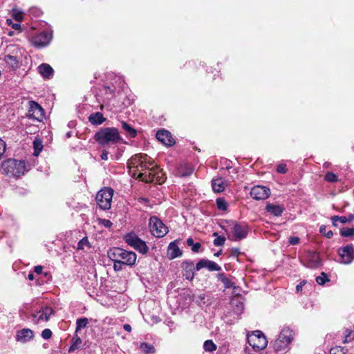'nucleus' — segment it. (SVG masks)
Instances as JSON below:
<instances>
[{"instance_id": "19", "label": "nucleus", "mask_w": 354, "mask_h": 354, "mask_svg": "<svg viewBox=\"0 0 354 354\" xmlns=\"http://www.w3.org/2000/svg\"><path fill=\"white\" fill-rule=\"evenodd\" d=\"M39 73L45 79H49L53 76L54 71L53 68L48 64H41L38 67Z\"/></svg>"}, {"instance_id": "50", "label": "nucleus", "mask_w": 354, "mask_h": 354, "mask_svg": "<svg viewBox=\"0 0 354 354\" xmlns=\"http://www.w3.org/2000/svg\"><path fill=\"white\" fill-rule=\"evenodd\" d=\"M104 91H105V94L113 95L115 93V89L109 86H105Z\"/></svg>"}, {"instance_id": "7", "label": "nucleus", "mask_w": 354, "mask_h": 354, "mask_svg": "<svg viewBox=\"0 0 354 354\" xmlns=\"http://www.w3.org/2000/svg\"><path fill=\"white\" fill-rule=\"evenodd\" d=\"M248 343L257 350H262L266 347L268 341L263 333L259 330L253 332L248 337Z\"/></svg>"}, {"instance_id": "33", "label": "nucleus", "mask_w": 354, "mask_h": 354, "mask_svg": "<svg viewBox=\"0 0 354 354\" xmlns=\"http://www.w3.org/2000/svg\"><path fill=\"white\" fill-rule=\"evenodd\" d=\"M216 345L212 340H206L203 344V348L207 352H212L216 350Z\"/></svg>"}, {"instance_id": "61", "label": "nucleus", "mask_w": 354, "mask_h": 354, "mask_svg": "<svg viewBox=\"0 0 354 354\" xmlns=\"http://www.w3.org/2000/svg\"><path fill=\"white\" fill-rule=\"evenodd\" d=\"M112 319L110 318V317H106L104 319V323H108V324H110V322H111Z\"/></svg>"}, {"instance_id": "35", "label": "nucleus", "mask_w": 354, "mask_h": 354, "mask_svg": "<svg viewBox=\"0 0 354 354\" xmlns=\"http://www.w3.org/2000/svg\"><path fill=\"white\" fill-rule=\"evenodd\" d=\"M340 234L344 237H350L354 235V228L343 227L340 230Z\"/></svg>"}, {"instance_id": "41", "label": "nucleus", "mask_w": 354, "mask_h": 354, "mask_svg": "<svg viewBox=\"0 0 354 354\" xmlns=\"http://www.w3.org/2000/svg\"><path fill=\"white\" fill-rule=\"evenodd\" d=\"M213 236H217L216 239L214 240V244L216 246H220L224 245L225 238L224 236H218V234L214 232Z\"/></svg>"}, {"instance_id": "30", "label": "nucleus", "mask_w": 354, "mask_h": 354, "mask_svg": "<svg viewBox=\"0 0 354 354\" xmlns=\"http://www.w3.org/2000/svg\"><path fill=\"white\" fill-rule=\"evenodd\" d=\"M140 349L145 354H153L155 353V348L149 344L141 343L140 346Z\"/></svg>"}, {"instance_id": "48", "label": "nucleus", "mask_w": 354, "mask_h": 354, "mask_svg": "<svg viewBox=\"0 0 354 354\" xmlns=\"http://www.w3.org/2000/svg\"><path fill=\"white\" fill-rule=\"evenodd\" d=\"M277 172L280 174H286L287 171L286 169V165L285 164H280L277 167Z\"/></svg>"}, {"instance_id": "14", "label": "nucleus", "mask_w": 354, "mask_h": 354, "mask_svg": "<svg viewBox=\"0 0 354 354\" xmlns=\"http://www.w3.org/2000/svg\"><path fill=\"white\" fill-rule=\"evenodd\" d=\"M53 313L54 311L50 307L43 306L39 310L32 315V321L35 324H38L39 322H47Z\"/></svg>"}, {"instance_id": "58", "label": "nucleus", "mask_w": 354, "mask_h": 354, "mask_svg": "<svg viewBox=\"0 0 354 354\" xmlns=\"http://www.w3.org/2000/svg\"><path fill=\"white\" fill-rule=\"evenodd\" d=\"M333 232L331 230H329L327 232H326L324 236H326L328 239H330L333 236Z\"/></svg>"}, {"instance_id": "43", "label": "nucleus", "mask_w": 354, "mask_h": 354, "mask_svg": "<svg viewBox=\"0 0 354 354\" xmlns=\"http://www.w3.org/2000/svg\"><path fill=\"white\" fill-rule=\"evenodd\" d=\"M330 354H346V351L343 347L335 346L330 348Z\"/></svg>"}, {"instance_id": "52", "label": "nucleus", "mask_w": 354, "mask_h": 354, "mask_svg": "<svg viewBox=\"0 0 354 354\" xmlns=\"http://www.w3.org/2000/svg\"><path fill=\"white\" fill-rule=\"evenodd\" d=\"M201 246V245L200 243H194V245H192V250L194 252H198Z\"/></svg>"}, {"instance_id": "20", "label": "nucleus", "mask_w": 354, "mask_h": 354, "mask_svg": "<svg viewBox=\"0 0 354 354\" xmlns=\"http://www.w3.org/2000/svg\"><path fill=\"white\" fill-rule=\"evenodd\" d=\"M167 255L171 259H174L182 255L181 251L180 250L178 246L175 243V242H171L169 243L167 249Z\"/></svg>"}, {"instance_id": "28", "label": "nucleus", "mask_w": 354, "mask_h": 354, "mask_svg": "<svg viewBox=\"0 0 354 354\" xmlns=\"http://www.w3.org/2000/svg\"><path fill=\"white\" fill-rule=\"evenodd\" d=\"M308 266L311 268H315L319 265V257L315 252H309L308 254Z\"/></svg>"}, {"instance_id": "39", "label": "nucleus", "mask_w": 354, "mask_h": 354, "mask_svg": "<svg viewBox=\"0 0 354 354\" xmlns=\"http://www.w3.org/2000/svg\"><path fill=\"white\" fill-rule=\"evenodd\" d=\"M218 277H219L220 280L225 285V288H229L232 286V284H233L232 282L227 277H226L223 274H220L218 275Z\"/></svg>"}, {"instance_id": "11", "label": "nucleus", "mask_w": 354, "mask_h": 354, "mask_svg": "<svg viewBox=\"0 0 354 354\" xmlns=\"http://www.w3.org/2000/svg\"><path fill=\"white\" fill-rule=\"evenodd\" d=\"M231 232L233 237L228 235V238L233 241H238L245 239L248 234V227L244 223H234L231 226Z\"/></svg>"}, {"instance_id": "31", "label": "nucleus", "mask_w": 354, "mask_h": 354, "mask_svg": "<svg viewBox=\"0 0 354 354\" xmlns=\"http://www.w3.org/2000/svg\"><path fill=\"white\" fill-rule=\"evenodd\" d=\"M11 15L15 21L20 22L24 19V12L18 8H12Z\"/></svg>"}, {"instance_id": "53", "label": "nucleus", "mask_w": 354, "mask_h": 354, "mask_svg": "<svg viewBox=\"0 0 354 354\" xmlns=\"http://www.w3.org/2000/svg\"><path fill=\"white\" fill-rule=\"evenodd\" d=\"M103 225L106 227H110L112 226L113 223L111 221L109 220H106V219H104L102 220V222Z\"/></svg>"}, {"instance_id": "37", "label": "nucleus", "mask_w": 354, "mask_h": 354, "mask_svg": "<svg viewBox=\"0 0 354 354\" xmlns=\"http://www.w3.org/2000/svg\"><path fill=\"white\" fill-rule=\"evenodd\" d=\"M324 179L330 183H336L338 181V177L332 172H327L324 176Z\"/></svg>"}, {"instance_id": "60", "label": "nucleus", "mask_w": 354, "mask_h": 354, "mask_svg": "<svg viewBox=\"0 0 354 354\" xmlns=\"http://www.w3.org/2000/svg\"><path fill=\"white\" fill-rule=\"evenodd\" d=\"M187 243L189 246H192L194 245V240L192 238H189L187 240Z\"/></svg>"}, {"instance_id": "1", "label": "nucleus", "mask_w": 354, "mask_h": 354, "mask_svg": "<svg viewBox=\"0 0 354 354\" xmlns=\"http://www.w3.org/2000/svg\"><path fill=\"white\" fill-rule=\"evenodd\" d=\"M94 139L102 146L109 144H116L122 140L118 129L115 127L101 129L95 133Z\"/></svg>"}, {"instance_id": "13", "label": "nucleus", "mask_w": 354, "mask_h": 354, "mask_svg": "<svg viewBox=\"0 0 354 354\" xmlns=\"http://www.w3.org/2000/svg\"><path fill=\"white\" fill-rule=\"evenodd\" d=\"M338 253L341 257V262L342 263L349 264L354 259V249L352 244L339 248Z\"/></svg>"}, {"instance_id": "64", "label": "nucleus", "mask_w": 354, "mask_h": 354, "mask_svg": "<svg viewBox=\"0 0 354 354\" xmlns=\"http://www.w3.org/2000/svg\"><path fill=\"white\" fill-rule=\"evenodd\" d=\"M239 306H240L239 307H240L241 310H242L243 308V304L241 302H239Z\"/></svg>"}, {"instance_id": "29", "label": "nucleus", "mask_w": 354, "mask_h": 354, "mask_svg": "<svg viewBox=\"0 0 354 354\" xmlns=\"http://www.w3.org/2000/svg\"><path fill=\"white\" fill-rule=\"evenodd\" d=\"M82 344V339L77 335H74L71 339V346L68 348V353H72L80 348Z\"/></svg>"}, {"instance_id": "22", "label": "nucleus", "mask_w": 354, "mask_h": 354, "mask_svg": "<svg viewBox=\"0 0 354 354\" xmlns=\"http://www.w3.org/2000/svg\"><path fill=\"white\" fill-rule=\"evenodd\" d=\"M106 120V118L104 117L103 114L100 112H96L95 113H92L88 117V121L94 125H100L102 124Z\"/></svg>"}, {"instance_id": "44", "label": "nucleus", "mask_w": 354, "mask_h": 354, "mask_svg": "<svg viewBox=\"0 0 354 354\" xmlns=\"http://www.w3.org/2000/svg\"><path fill=\"white\" fill-rule=\"evenodd\" d=\"M113 261V269L115 271H120L123 269V266H125L124 263H122V262L119 261V260H112Z\"/></svg>"}, {"instance_id": "46", "label": "nucleus", "mask_w": 354, "mask_h": 354, "mask_svg": "<svg viewBox=\"0 0 354 354\" xmlns=\"http://www.w3.org/2000/svg\"><path fill=\"white\" fill-rule=\"evenodd\" d=\"M51 336H52V331L48 328L44 329L41 333V337L44 339H48L51 337Z\"/></svg>"}, {"instance_id": "59", "label": "nucleus", "mask_w": 354, "mask_h": 354, "mask_svg": "<svg viewBox=\"0 0 354 354\" xmlns=\"http://www.w3.org/2000/svg\"><path fill=\"white\" fill-rule=\"evenodd\" d=\"M346 217H347V222H348V223H351V222H352V221H353V219H354V214H353H353H350V215H348V216H346Z\"/></svg>"}, {"instance_id": "47", "label": "nucleus", "mask_w": 354, "mask_h": 354, "mask_svg": "<svg viewBox=\"0 0 354 354\" xmlns=\"http://www.w3.org/2000/svg\"><path fill=\"white\" fill-rule=\"evenodd\" d=\"M7 24L12 26V28L15 30H19V32H21V26L18 23L13 24L12 19H7Z\"/></svg>"}, {"instance_id": "34", "label": "nucleus", "mask_w": 354, "mask_h": 354, "mask_svg": "<svg viewBox=\"0 0 354 354\" xmlns=\"http://www.w3.org/2000/svg\"><path fill=\"white\" fill-rule=\"evenodd\" d=\"M193 301H195L198 305L202 306L206 304L205 295L199 294L193 295Z\"/></svg>"}, {"instance_id": "17", "label": "nucleus", "mask_w": 354, "mask_h": 354, "mask_svg": "<svg viewBox=\"0 0 354 354\" xmlns=\"http://www.w3.org/2000/svg\"><path fill=\"white\" fill-rule=\"evenodd\" d=\"M203 268H207L209 271H220L221 270V266L217 263L205 259L200 260L196 266V269L197 270H200Z\"/></svg>"}, {"instance_id": "16", "label": "nucleus", "mask_w": 354, "mask_h": 354, "mask_svg": "<svg viewBox=\"0 0 354 354\" xmlns=\"http://www.w3.org/2000/svg\"><path fill=\"white\" fill-rule=\"evenodd\" d=\"M183 276L186 279L192 281L194 277V263L192 261H185L181 263Z\"/></svg>"}, {"instance_id": "36", "label": "nucleus", "mask_w": 354, "mask_h": 354, "mask_svg": "<svg viewBox=\"0 0 354 354\" xmlns=\"http://www.w3.org/2000/svg\"><path fill=\"white\" fill-rule=\"evenodd\" d=\"M216 205L218 209L223 211L226 210L228 206L225 199L221 198L216 199Z\"/></svg>"}, {"instance_id": "63", "label": "nucleus", "mask_w": 354, "mask_h": 354, "mask_svg": "<svg viewBox=\"0 0 354 354\" xmlns=\"http://www.w3.org/2000/svg\"><path fill=\"white\" fill-rule=\"evenodd\" d=\"M221 250H220V251H218V252L215 253V254H214V256H216V257H218L219 255H221Z\"/></svg>"}, {"instance_id": "10", "label": "nucleus", "mask_w": 354, "mask_h": 354, "mask_svg": "<svg viewBox=\"0 0 354 354\" xmlns=\"http://www.w3.org/2000/svg\"><path fill=\"white\" fill-rule=\"evenodd\" d=\"M52 38L51 32L44 31L34 36L31 39V43L35 47L40 48L48 46Z\"/></svg>"}, {"instance_id": "9", "label": "nucleus", "mask_w": 354, "mask_h": 354, "mask_svg": "<svg viewBox=\"0 0 354 354\" xmlns=\"http://www.w3.org/2000/svg\"><path fill=\"white\" fill-rule=\"evenodd\" d=\"M45 116L44 110L42 106L34 100L28 102V109L26 117L35 120L37 121H41Z\"/></svg>"}, {"instance_id": "55", "label": "nucleus", "mask_w": 354, "mask_h": 354, "mask_svg": "<svg viewBox=\"0 0 354 354\" xmlns=\"http://www.w3.org/2000/svg\"><path fill=\"white\" fill-rule=\"evenodd\" d=\"M306 281H304H304H302L300 283V284L297 285V286H296V290H297V292L301 291V288H302V286H304V285L306 284Z\"/></svg>"}, {"instance_id": "26", "label": "nucleus", "mask_w": 354, "mask_h": 354, "mask_svg": "<svg viewBox=\"0 0 354 354\" xmlns=\"http://www.w3.org/2000/svg\"><path fill=\"white\" fill-rule=\"evenodd\" d=\"M32 147L34 150L32 155H39L42 151L44 145L42 140L39 136L35 138L32 142Z\"/></svg>"}, {"instance_id": "15", "label": "nucleus", "mask_w": 354, "mask_h": 354, "mask_svg": "<svg viewBox=\"0 0 354 354\" xmlns=\"http://www.w3.org/2000/svg\"><path fill=\"white\" fill-rule=\"evenodd\" d=\"M270 195V190L265 186L257 185L252 188L250 196L257 201L265 200Z\"/></svg>"}, {"instance_id": "56", "label": "nucleus", "mask_w": 354, "mask_h": 354, "mask_svg": "<svg viewBox=\"0 0 354 354\" xmlns=\"http://www.w3.org/2000/svg\"><path fill=\"white\" fill-rule=\"evenodd\" d=\"M319 232L322 234H324L325 235L326 232V227L324 225H321L320 227H319Z\"/></svg>"}, {"instance_id": "27", "label": "nucleus", "mask_w": 354, "mask_h": 354, "mask_svg": "<svg viewBox=\"0 0 354 354\" xmlns=\"http://www.w3.org/2000/svg\"><path fill=\"white\" fill-rule=\"evenodd\" d=\"M121 124L122 129L124 130L128 136H129L131 138L136 137L137 131L133 127H132L129 124L124 121H122L121 122Z\"/></svg>"}, {"instance_id": "45", "label": "nucleus", "mask_w": 354, "mask_h": 354, "mask_svg": "<svg viewBox=\"0 0 354 354\" xmlns=\"http://www.w3.org/2000/svg\"><path fill=\"white\" fill-rule=\"evenodd\" d=\"M326 280H328L327 277L324 272H322L321 276L316 277V281L319 285L324 284Z\"/></svg>"}, {"instance_id": "18", "label": "nucleus", "mask_w": 354, "mask_h": 354, "mask_svg": "<svg viewBox=\"0 0 354 354\" xmlns=\"http://www.w3.org/2000/svg\"><path fill=\"white\" fill-rule=\"evenodd\" d=\"M34 337L33 331L29 328H24L17 331L16 340L22 343H26Z\"/></svg>"}, {"instance_id": "38", "label": "nucleus", "mask_w": 354, "mask_h": 354, "mask_svg": "<svg viewBox=\"0 0 354 354\" xmlns=\"http://www.w3.org/2000/svg\"><path fill=\"white\" fill-rule=\"evenodd\" d=\"M85 247L90 248V244L88 241L87 237H84L82 239H81L78 244H77V249L78 250H84Z\"/></svg>"}, {"instance_id": "12", "label": "nucleus", "mask_w": 354, "mask_h": 354, "mask_svg": "<svg viewBox=\"0 0 354 354\" xmlns=\"http://www.w3.org/2000/svg\"><path fill=\"white\" fill-rule=\"evenodd\" d=\"M156 139L167 147H171L176 144V140L171 133L165 129H160L156 134Z\"/></svg>"}, {"instance_id": "62", "label": "nucleus", "mask_w": 354, "mask_h": 354, "mask_svg": "<svg viewBox=\"0 0 354 354\" xmlns=\"http://www.w3.org/2000/svg\"><path fill=\"white\" fill-rule=\"evenodd\" d=\"M28 278L30 280H33L34 279V274L32 273H29L28 275Z\"/></svg>"}, {"instance_id": "42", "label": "nucleus", "mask_w": 354, "mask_h": 354, "mask_svg": "<svg viewBox=\"0 0 354 354\" xmlns=\"http://www.w3.org/2000/svg\"><path fill=\"white\" fill-rule=\"evenodd\" d=\"M353 339H354V333H353V331H351L348 329H346V336H345V338H344V340L343 342L344 344H346V343L351 342Z\"/></svg>"}, {"instance_id": "6", "label": "nucleus", "mask_w": 354, "mask_h": 354, "mask_svg": "<svg viewBox=\"0 0 354 354\" xmlns=\"http://www.w3.org/2000/svg\"><path fill=\"white\" fill-rule=\"evenodd\" d=\"M149 229L151 234L156 237H163L167 232V226L156 216L149 219Z\"/></svg>"}, {"instance_id": "40", "label": "nucleus", "mask_w": 354, "mask_h": 354, "mask_svg": "<svg viewBox=\"0 0 354 354\" xmlns=\"http://www.w3.org/2000/svg\"><path fill=\"white\" fill-rule=\"evenodd\" d=\"M331 221L333 222V225L334 226H337L336 222L339 221L342 223H346L347 222V217L346 216H333L331 217Z\"/></svg>"}, {"instance_id": "2", "label": "nucleus", "mask_w": 354, "mask_h": 354, "mask_svg": "<svg viewBox=\"0 0 354 354\" xmlns=\"http://www.w3.org/2000/svg\"><path fill=\"white\" fill-rule=\"evenodd\" d=\"M111 260L118 259L125 266H133L135 265L137 255L135 252L125 250L121 248H113L107 252Z\"/></svg>"}, {"instance_id": "25", "label": "nucleus", "mask_w": 354, "mask_h": 354, "mask_svg": "<svg viewBox=\"0 0 354 354\" xmlns=\"http://www.w3.org/2000/svg\"><path fill=\"white\" fill-rule=\"evenodd\" d=\"M212 189L215 192H221L225 189V183L223 178H219L212 180Z\"/></svg>"}, {"instance_id": "49", "label": "nucleus", "mask_w": 354, "mask_h": 354, "mask_svg": "<svg viewBox=\"0 0 354 354\" xmlns=\"http://www.w3.org/2000/svg\"><path fill=\"white\" fill-rule=\"evenodd\" d=\"M6 142L0 138V155H3L6 151Z\"/></svg>"}, {"instance_id": "54", "label": "nucleus", "mask_w": 354, "mask_h": 354, "mask_svg": "<svg viewBox=\"0 0 354 354\" xmlns=\"http://www.w3.org/2000/svg\"><path fill=\"white\" fill-rule=\"evenodd\" d=\"M34 270L37 274H39L42 272L43 267L41 266H37L35 267Z\"/></svg>"}, {"instance_id": "51", "label": "nucleus", "mask_w": 354, "mask_h": 354, "mask_svg": "<svg viewBox=\"0 0 354 354\" xmlns=\"http://www.w3.org/2000/svg\"><path fill=\"white\" fill-rule=\"evenodd\" d=\"M289 243L291 245H297L299 243V238L297 236L290 237L289 239Z\"/></svg>"}, {"instance_id": "57", "label": "nucleus", "mask_w": 354, "mask_h": 354, "mask_svg": "<svg viewBox=\"0 0 354 354\" xmlns=\"http://www.w3.org/2000/svg\"><path fill=\"white\" fill-rule=\"evenodd\" d=\"M123 328H124L126 331H127V332H129V333H130V332L131 331V330H132L131 326L129 324H124V325L123 326Z\"/></svg>"}, {"instance_id": "8", "label": "nucleus", "mask_w": 354, "mask_h": 354, "mask_svg": "<svg viewBox=\"0 0 354 354\" xmlns=\"http://www.w3.org/2000/svg\"><path fill=\"white\" fill-rule=\"evenodd\" d=\"M124 239L128 245H131L140 253L146 254L149 250V248L147 247L146 243L141 240L135 234L130 233L127 234L124 237Z\"/></svg>"}, {"instance_id": "24", "label": "nucleus", "mask_w": 354, "mask_h": 354, "mask_svg": "<svg viewBox=\"0 0 354 354\" xmlns=\"http://www.w3.org/2000/svg\"><path fill=\"white\" fill-rule=\"evenodd\" d=\"M4 61L14 70L17 69L19 67V60L17 56L11 55L10 54L6 55L4 57Z\"/></svg>"}, {"instance_id": "23", "label": "nucleus", "mask_w": 354, "mask_h": 354, "mask_svg": "<svg viewBox=\"0 0 354 354\" xmlns=\"http://www.w3.org/2000/svg\"><path fill=\"white\" fill-rule=\"evenodd\" d=\"M193 171V167L187 163L182 164L178 167V174L180 176H190Z\"/></svg>"}, {"instance_id": "32", "label": "nucleus", "mask_w": 354, "mask_h": 354, "mask_svg": "<svg viewBox=\"0 0 354 354\" xmlns=\"http://www.w3.org/2000/svg\"><path fill=\"white\" fill-rule=\"evenodd\" d=\"M88 323V320L86 317H82L77 319L76 321V330L75 333H77L82 328H85Z\"/></svg>"}, {"instance_id": "3", "label": "nucleus", "mask_w": 354, "mask_h": 354, "mask_svg": "<svg viewBox=\"0 0 354 354\" xmlns=\"http://www.w3.org/2000/svg\"><path fill=\"white\" fill-rule=\"evenodd\" d=\"M1 169L5 174L15 177L24 174L26 166L24 160L11 158L2 162Z\"/></svg>"}, {"instance_id": "5", "label": "nucleus", "mask_w": 354, "mask_h": 354, "mask_svg": "<svg viewBox=\"0 0 354 354\" xmlns=\"http://www.w3.org/2000/svg\"><path fill=\"white\" fill-rule=\"evenodd\" d=\"M113 195V189L110 187H104L100 190L95 197V201L102 209L107 210L111 208Z\"/></svg>"}, {"instance_id": "4", "label": "nucleus", "mask_w": 354, "mask_h": 354, "mask_svg": "<svg viewBox=\"0 0 354 354\" xmlns=\"http://www.w3.org/2000/svg\"><path fill=\"white\" fill-rule=\"evenodd\" d=\"M292 339V330L288 327H284L274 343V351L281 353L286 352Z\"/></svg>"}, {"instance_id": "21", "label": "nucleus", "mask_w": 354, "mask_h": 354, "mask_svg": "<svg viewBox=\"0 0 354 354\" xmlns=\"http://www.w3.org/2000/svg\"><path fill=\"white\" fill-rule=\"evenodd\" d=\"M266 209L274 216H279L283 213L284 208L279 205L268 203L266 207Z\"/></svg>"}]
</instances>
